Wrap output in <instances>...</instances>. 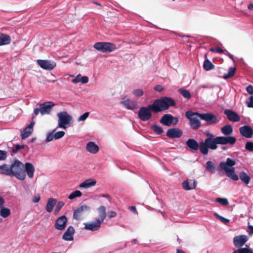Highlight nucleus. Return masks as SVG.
Wrapping results in <instances>:
<instances>
[{"instance_id":"nucleus-32","label":"nucleus","mask_w":253,"mask_h":253,"mask_svg":"<svg viewBox=\"0 0 253 253\" xmlns=\"http://www.w3.org/2000/svg\"><path fill=\"white\" fill-rule=\"evenodd\" d=\"M10 210L2 206H0V215L3 218H6L10 214Z\"/></svg>"},{"instance_id":"nucleus-28","label":"nucleus","mask_w":253,"mask_h":253,"mask_svg":"<svg viewBox=\"0 0 253 253\" xmlns=\"http://www.w3.org/2000/svg\"><path fill=\"white\" fill-rule=\"evenodd\" d=\"M57 203V200L53 198H50L48 199L47 203L46 205L45 209L48 212H51L53 208Z\"/></svg>"},{"instance_id":"nucleus-2","label":"nucleus","mask_w":253,"mask_h":253,"mask_svg":"<svg viewBox=\"0 0 253 253\" xmlns=\"http://www.w3.org/2000/svg\"><path fill=\"white\" fill-rule=\"evenodd\" d=\"M236 141L233 136H217L214 139H205V141L199 143V150L203 155H207L209 149L215 150L217 148V144L225 145L234 144Z\"/></svg>"},{"instance_id":"nucleus-20","label":"nucleus","mask_w":253,"mask_h":253,"mask_svg":"<svg viewBox=\"0 0 253 253\" xmlns=\"http://www.w3.org/2000/svg\"><path fill=\"white\" fill-rule=\"evenodd\" d=\"M182 134V131L178 128L169 129L167 132V135L170 138H179Z\"/></svg>"},{"instance_id":"nucleus-29","label":"nucleus","mask_w":253,"mask_h":253,"mask_svg":"<svg viewBox=\"0 0 253 253\" xmlns=\"http://www.w3.org/2000/svg\"><path fill=\"white\" fill-rule=\"evenodd\" d=\"M98 211L99 212V218L97 220L101 223H103L106 216V208L104 206H102L98 208Z\"/></svg>"},{"instance_id":"nucleus-59","label":"nucleus","mask_w":253,"mask_h":253,"mask_svg":"<svg viewBox=\"0 0 253 253\" xmlns=\"http://www.w3.org/2000/svg\"><path fill=\"white\" fill-rule=\"evenodd\" d=\"M206 136H207V138L206 139H214L213 135L210 133V132H207L206 133Z\"/></svg>"},{"instance_id":"nucleus-11","label":"nucleus","mask_w":253,"mask_h":253,"mask_svg":"<svg viewBox=\"0 0 253 253\" xmlns=\"http://www.w3.org/2000/svg\"><path fill=\"white\" fill-rule=\"evenodd\" d=\"M37 64L43 69L51 70L56 66V63L52 60L38 59Z\"/></svg>"},{"instance_id":"nucleus-39","label":"nucleus","mask_w":253,"mask_h":253,"mask_svg":"<svg viewBox=\"0 0 253 253\" xmlns=\"http://www.w3.org/2000/svg\"><path fill=\"white\" fill-rule=\"evenodd\" d=\"M151 128L153 129L154 131H155L156 133L158 134H160L163 133V128L157 125H153L151 126Z\"/></svg>"},{"instance_id":"nucleus-21","label":"nucleus","mask_w":253,"mask_h":253,"mask_svg":"<svg viewBox=\"0 0 253 253\" xmlns=\"http://www.w3.org/2000/svg\"><path fill=\"white\" fill-rule=\"evenodd\" d=\"M35 123V122H31V123L24 129L21 133L22 139H25L31 135L33 131V126Z\"/></svg>"},{"instance_id":"nucleus-4","label":"nucleus","mask_w":253,"mask_h":253,"mask_svg":"<svg viewBox=\"0 0 253 253\" xmlns=\"http://www.w3.org/2000/svg\"><path fill=\"white\" fill-rule=\"evenodd\" d=\"M11 176H14L17 179L24 180L26 178L24 166L19 160H16L11 165Z\"/></svg>"},{"instance_id":"nucleus-23","label":"nucleus","mask_w":253,"mask_h":253,"mask_svg":"<svg viewBox=\"0 0 253 253\" xmlns=\"http://www.w3.org/2000/svg\"><path fill=\"white\" fill-rule=\"evenodd\" d=\"M86 150L87 152L91 154L97 153L99 150V147L95 142L92 141L88 142L86 145Z\"/></svg>"},{"instance_id":"nucleus-17","label":"nucleus","mask_w":253,"mask_h":253,"mask_svg":"<svg viewBox=\"0 0 253 253\" xmlns=\"http://www.w3.org/2000/svg\"><path fill=\"white\" fill-rule=\"evenodd\" d=\"M121 103L127 109L134 110L138 107V104L136 101L131 100L129 99H123Z\"/></svg>"},{"instance_id":"nucleus-46","label":"nucleus","mask_w":253,"mask_h":253,"mask_svg":"<svg viewBox=\"0 0 253 253\" xmlns=\"http://www.w3.org/2000/svg\"><path fill=\"white\" fill-rule=\"evenodd\" d=\"M89 115V112H85L78 119V122H82L85 121Z\"/></svg>"},{"instance_id":"nucleus-50","label":"nucleus","mask_w":253,"mask_h":253,"mask_svg":"<svg viewBox=\"0 0 253 253\" xmlns=\"http://www.w3.org/2000/svg\"><path fill=\"white\" fill-rule=\"evenodd\" d=\"M64 205L65 203L63 201H59L58 202H57L55 208L60 211V210L64 207Z\"/></svg>"},{"instance_id":"nucleus-5","label":"nucleus","mask_w":253,"mask_h":253,"mask_svg":"<svg viewBox=\"0 0 253 253\" xmlns=\"http://www.w3.org/2000/svg\"><path fill=\"white\" fill-rule=\"evenodd\" d=\"M58 125L57 128L67 129L73 122L72 117L66 111H62L57 114Z\"/></svg>"},{"instance_id":"nucleus-26","label":"nucleus","mask_w":253,"mask_h":253,"mask_svg":"<svg viewBox=\"0 0 253 253\" xmlns=\"http://www.w3.org/2000/svg\"><path fill=\"white\" fill-rule=\"evenodd\" d=\"M96 183V181L93 179H87L80 184L79 187L80 188L87 189L94 186Z\"/></svg>"},{"instance_id":"nucleus-37","label":"nucleus","mask_w":253,"mask_h":253,"mask_svg":"<svg viewBox=\"0 0 253 253\" xmlns=\"http://www.w3.org/2000/svg\"><path fill=\"white\" fill-rule=\"evenodd\" d=\"M233 253H253V252L251 249L243 248L235 251Z\"/></svg>"},{"instance_id":"nucleus-57","label":"nucleus","mask_w":253,"mask_h":253,"mask_svg":"<svg viewBox=\"0 0 253 253\" xmlns=\"http://www.w3.org/2000/svg\"><path fill=\"white\" fill-rule=\"evenodd\" d=\"M88 82V78L87 76H83L81 78V82L82 84H86Z\"/></svg>"},{"instance_id":"nucleus-19","label":"nucleus","mask_w":253,"mask_h":253,"mask_svg":"<svg viewBox=\"0 0 253 253\" xmlns=\"http://www.w3.org/2000/svg\"><path fill=\"white\" fill-rule=\"evenodd\" d=\"M182 186L185 190L194 189L196 187V181L194 179H186L182 183Z\"/></svg>"},{"instance_id":"nucleus-1","label":"nucleus","mask_w":253,"mask_h":253,"mask_svg":"<svg viewBox=\"0 0 253 253\" xmlns=\"http://www.w3.org/2000/svg\"><path fill=\"white\" fill-rule=\"evenodd\" d=\"M175 105V102L171 98L165 97L154 100L152 104L146 107H141L138 112V117L142 121H147L152 116V111L158 113L168 109L169 107Z\"/></svg>"},{"instance_id":"nucleus-63","label":"nucleus","mask_w":253,"mask_h":253,"mask_svg":"<svg viewBox=\"0 0 253 253\" xmlns=\"http://www.w3.org/2000/svg\"><path fill=\"white\" fill-rule=\"evenodd\" d=\"M248 8L249 10L253 11V4L250 3L248 5Z\"/></svg>"},{"instance_id":"nucleus-14","label":"nucleus","mask_w":253,"mask_h":253,"mask_svg":"<svg viewBox=\"0 0 253 253\" xmlns=\"http://www.w3.org/2000/svg\"><path fill=\"white\" fill-rule=\"evenodd\" d=\"M240 134L244 137L250 138L253 135V129L249 125L244 126L239 128Z\"/></svg>"},{"instance_id":"nucleus-30","label":"nucleus","mask_w":253,"mask_h":253,"mask_svg":"<svg viewBox=\"0 0 253 253\" xmlns=\"http://www.w3.org/2000/svg\"><path fill=\"white\" fill-rule=\"evenodd\" d=\"M11 42V38L8 35L0 34V46L9 44Z\"/></svg>"},{"instance_id":"nucleus-40","label":"nucleus","mask_w":253,"mask_h":253,"mask_svg":"<svg viewBox=\"0 0 253 253\" xmlns=\"http://www.w3.org/2000/svg\"><path fill=\"white\" fill-rule=\"evenodd\" d=\"M179 92L185 98L189 99L191 97V94L189 91L186 89H180Z\"/></svg>"},{"instance_id":"nucleus-41","label":"nucleus","mask_w":253,"mask_h":253,"mask_svg":"<svg viewBox=\"0 0 253 253\" xmlns=\"http://www.w3.org/2000/svg\"><path fill=\"white\" fill-rule=\"evenodd\" d=\"M132 93L136 97H140L143 95L144 92L142 89L137 88L132 91Z\"/></svg>"},{"instance_id":"nucleus-25","label":"nucleus","mask_w":253,"mask_h":253,"mask_svg":"<svg viewBox=\"0 0 253 253\" xmlns=\"http://www.w3.org/2000/svg\"><path fill=\"white\" fill-rule=\"evenodd\" d=\"M24 166L25 172H26L29 178H33L35 172V168L33 164L30 163H26Z\"/></svg>"},{"instance_id":"nucleus-3","label":"nucleus","mask_w":253,"mask_h":253,"mask_svg":"<svg viewBox=\"0 0 253 253\" xmlns=\"http://www.w3.org/2000/svg\"><path fill=\"white\" fill-rule=\"evenodd\" d=\"M236 164L234 160L230 158H227L225 162H221L219 164L220 168L224 170L226 173V175L233 180H238L239 177L235 173V168L233 167Z\"/></svg>"},{"instance_id":"nucleus-9","label":"nucleus","mask_w":253,"mask_h":253,"mask_svg":"<svg viewBox=\"0 0 253 253\" xmlns=\"http://www.w3.org/2000/svg\"><path fill=\"white\" fill-rule=\"evenodd\" d=\"M178 122V119L177 117L169 114H165L160 120L161 124L166 126H170L171 124L175 125Z\"/></svg>"},{"instance_id":"nucleus-13","label":"nucleus","mask_w":253,"mask_h":253,"mask_svg":"<svg viewBox=\"0 0 253 253\" xmlns=\"http://www.w3.org/2000/svg\"><path fill=\"white\" fill-rule=\"evenodd\" d=\"M68 219L65 215L58 217L54 224L55 228L58 230H63L67 225Z\"/></svg>"},{"instance_id":"nucleus-64","label":"nucleus","mask_w":253,"mask_h":253,"mask_svg":"<svg viewBox=\"0 0 253 253\" xmlns=\"http://www.w3.org/2000/svg\"><path fill=\"white\" fill-rule=\"evenodd\" d=\"M248 227L249 229L250 230V231L252 233H253V226L249 225Z\"/></svg>"},{"instance_id":"nucleus-33","label":"nucleus","mask_w":253,"mask_h":253,"mask_svg":"<svg viewBox=\"0 0 253 253\" xmlns=\"http://www.w3.org/2000/svg\"><path fill=\"white\" fill-rule=\"evenodd\" d=\"M240 179L246 184L249 183L250 177L245 172L242 171L239 174Z\"/></svg>"},{"instance_id":"nucleus-15","label":"nucleus","mask_w":253,"mask_h":253,"mask_svg":"<svg viewBox=\"0 0 253 253\" xmlns=\"http://www.w3.org/2000/svg\"><path fill=\"white\" fill-rule=\"evenodd\" d=\"M89 207L86 205L81 206L74 211L73 218L77 220H81L83 212L84 211H89Z\"/></svg>"},{"instance_id":"nucleus-60","label":"nucleus","mask_w":253,"mask_h":253,"mask_svg":"<svg viewBox=\"0 0 253 253\" xmlns=\"http://www.w3.org/2000/svg\"><path fill=\"white\" fill-rule=\"evenodd\" d=\"M129 210L135 214H137L136 209L135 207L131 206L129 208Z\"/></svg>"},{"instance_id":"nucleus-55","label":"nucleus","mask_w":253,"mask_h":253,"mask_svg":"<svg viewBox=\"0 0 253 253\" xmlns=\"http://www.w3.org/2000/svg\"><path fill=\"white\" fill-rule=\"evenodd\" d=\"M116 215H117V213H116V212H115L114 211H109L108 212V216L109 218L114 217L116 216Z\"/></svg>"},{"instance_id":"nucleus-45","label":"nucleus","mask_w":253,"mask_h":253,"mask_svg":"<svg viewBox=\"0 0 253 253\" xmlns=\"http://www.w3.org/2000/svg\"><path fill=\"white\" fill-rule=\"evenodd\" d=\"M214 215L219 220H220L222 222L224 223H228L229 222V220L228 219H226L220 215H219V214H218L217 213H214Z\"/></svg>"},{"instance_id":"nucleus-52","label":"nucleus","mask_w":253,"mask_h":253,"mask_svg":"<svg viewBox=\"0 0 253 253\" xmlns=\"http://www.w3.org/2000/svg\"><path fill=\"white\" fill-rule=\"evenodd\" d=\"M210 51L213 52H217V53H223L224 52L223 50L221 48H211L210 49Z\"/></svg>"},{"instance_id":"nucleus-62","label":"nucleus","mask_w":253,"mask_h":253,"mask_svg":"<svg viewBox=\"0 0 253 253\" xmlns=\"http://www.w3.org/2000/svg\"><path fill=\"white\" fill-rule=\"evenodd\" d=\"M226 54L228 55V56L232 60L234 61V57L230 53H229L228 51H226Z\"/></svg>"},{"instance_id":"nucleus-53","label":"nucleus","mask_w":253,"mask_h":253,"mask_svg":"<svg viewBox=\"0 0 253 253\" xmlns=\"http://www.w3.org/2000/svg\"><path fill=\"white\" fill-rule=\"evenodd\" d=\"M7 153L4 151L0 150V161L4 160L6 157Z\"/></svg>"},{"instance_id":"nucleus-12","label":"nucleus","mask_w":253,"mask_h":253,"mask_svg":"<svg viewBox=\"0 0 253 253\" xmlns=\"http://www.w3.org/2000/svg\"><path fill=\"white\" fill-rule=\"evenodd\" d=\"M101 222L96 219L92 222H88L84 223V229L91 231H96L98 230L101 225Z\"/></svg>"},{"instance_id":"nucleus-58","label":"nucleus","mask_w":253,"mask_h":253,"mask_svg":"<svg viewBox=\"0 0 253 253\" xmlns=\"http://www.w3.org/2000/svg\"><path fill=\"white\" fill-rule=\"evenodd\" d=\"M154 89L158 92H161L163 90L164 87L161 85H157L155 86Z\"/></svg>"},{"instance_id":"nucleus-22","label":"nucleus","mask_w":253,"mask_h":253,"mask_svg":"<svg viewBox=\"0 0 253 253\" xmlns=\"http://www.w3.org/2000/svg\"><path fill=\"white\" fill-rule=\"evenodd\" d=\"M75 233V230L73 226H70L66 232L64 233L62 239L65 241H73L74 239L73 235Z\"/></svg>"},{"instance_id":"nucleus-6","label":"nucleus","mask_w":253,"mask_h":253,"mask_svg":"<svg viewBox=\"0 0 253 253\" xmlns=\"http://www.w3.org/2000/svg\"><path fill=\"white\" fill-rule=\"evenodd\" d=\"M54 106V104L52 102H47L42 103L40 105L39 108H36L34 111V115L32 116L33 119L35 116H37L39 113L42 115L45 114H49L51 111L52 108Z\"/></svg>"},{"instance_id":"nucleus-43","label":"nucleus","mask_w":253,"mask_h":253,"mask_svg":"<svg viewBox=\"0 0 253 253\" xmlns=\"http://www.w3.org/2000/svg\"><path fill=\"white\" fill-rule=\"evenodd\" d=\"M55 129H54L51 132H48L47 134L46 138L45 141L46 142H50L54 139V134L53 133L55 132Z\"/></svg>"},{"instance_id":"nucleus-56","label":"nucleus","mask_w":253,"mask_h":253,"mask_svg":"<svg viewBox=\"0 0 253 253\" xmlns=\"http://www.w3.org/2000/svg\"><path fill=\"white\" fill-rule=\"evenodd\" d=\"M246 90L250 94H253V86L249 85L246 87Z\"/></svg>"},{"instance_id":"nucleus-42","label":"nucleus","mask_w":253,"mask_h":253,"mask_svg":"<svg viewBox=\"0 0 253 253\" xmlns=\"http://www.w3.org/2000/svg\"><path fill=\"white\" fill-rule=\"evenodd\" d=\"M216 201L222 206H227L229 204V202L226 198H217L216 199Z\"/></svg>"},{"instance_id":"nucleus-8","label":"nucleus","mask_w":253,"mask_h":253,"mask_svg":"<svg viewBox=\"0 0 253 253\" xmlns=\"http://www.w3.org/2000/svg\"><path fill=\"white\" fill-rule=\"evenodd\" d=\"M94 47L102 52H111L116 49L115 44L108 42H98L94 44Z\"/></svg>"},{"instance_id":"nucleus-24","label":"nucleus","mask_w":253,"mask_h":253,"mask_svg":"<svg viewBox=\"0 0 253 253\" xmlns=\"http://www.w3.org/2000/svg\"><path fill=\"white\" fill-rule=\"evenodd\" d=\"M186 144L191 151H197L199 149V143L194 139H188Z\"/></svg>"},{"instance_id":"nucleus-18","label":"nucleus","mask_w":253,"mask_h":253,"mask_svg":"<svg viewBox=\"0 0 253 253\" xmlns=\"http://www.w3.org/2000/svg\"><path fill=\"white\" fill-rule=\"evenodd\" d=\"M224 113L230 121L237 122L240 120L239 115L231 110L226 109L224 111Z\"/></svg>"},{"instance_id":"nucleus-61","label":"nucleus","mask_w":253,"mask_h":253,"mask_svg":"<svg viewBox=\"0 0 253 253\" xmlns=\"http://www.w3.org/2000/svg\"><path fill=\"white\" fill-rule=\"evenodd\" d=\"M4 203V200L3 198L0 196V206H2Z\"/></svg>"},{"instance_id":"nucleus-38","label":"nucleus","mask_w":253,"mask_h":253,"mask_svg":"<svg viewBox=\"0 0 253 253\" xmlns=\"http://www.w3.org/2000/svg\"><path fill=\"white\" fill-rule=\"evenodd\" d=\"M82 194L80 191L76 190L72 192L68 197L70 200H73L75 198L80 197L82 196Z\"/></svg>"},{"instance_id":"nucleus-7","label":"nucleus","mask_w":253,"mask_h":253,"mask_svg":"<svg viewBox=\"0 0 253 253\" xmlns=\"http://www.w3.org/2000/svg\"><path fill=\"white\" fill-rule=\"evenodd\" d=\"M200 113H193L191 111H188L185 113L186 117L189 120L191 127L197 129L201 126V122L199 120Z\"/></svg>"},{"instance_id":"nucleus-44","label":"nucleus","mask_w":253,"mask_h":253,"mask_svg":"<svg viewBox=\"0 0 253 253\" xmlns=\"http://www.w3.org/2000/svg\"><path fill=\"white\" fill-rule=\"evenodd\" d=\"M64 135H65L64 131H57L54 134V139H55V140L59 139L62 138V137H63Z\"/></svg>"},{"instance_id":"nucleus-35","label":"nucleus","mask_w":253,"mask_h":253,"mask_svg":"<svg viewBox=\"0 0 253 253\" xmlns=\"http://www.w3.org/2000/svg\"><path fill=\"white\" fill-rule=\"evenodd\" d=\"M236 69L233 67H230L229 70V72L227 73L224 74L223 75V78L227 79L231 78L234 75Z\"/></svg>"},{"instance_id":"nucleus-34","label":"nucleus","mask_w":253,"mask_h":253,"mask_svg":"<svg viewBox=\"0 0 253 253\" xmlns=\"http://www.w3.org/2000/svg\"><path fill=\"white\" fill-rule=\"evenodd\" d=\"M206 168L208 171L211 173H213L215 172V165L211 161H209L207 162Z\"/></svg>"},{"instance_id":"nucleus-27","label":"nucleus","mask_w":253,"mask_h":253,"mask_svg":"<svg viewBox=\"0 0 253 253\" xmlns=\"http://www.w3.org/2000/svg\"><path fill=\"white\" fill-rule=\"evenodd\" d=\"M11 165L4 164L0 166V174L11 176Z\"/></svg>"},{"instance_id":"nucleus-47","label":"nucleus","mask_w":253,"mask_h":253,"mask_svg":"<svg viewBox=\"0 0 253 253\" xmlns=\"http://www.w3.org/2000/svg\"><path fill=\"white\" fill-rule=\"evenodd\" d=\"M246 149L250 152L253 151V142H247L246 144Z\"/></svg>"},{"instance_id":"nucleus-51","label":"nucleus","mask_w":253,"mask_h":253,"mask_svg":"<svg viewBox=\"0 0 253 253\" xmlns=\"http://www.w3.org/2000/svg\"><path fill=\"white\" fill-rule=\"evenodd\" d=\"M24 148V145H16L15 148L13 149L12 152L13 153H16L19 150L22 149Z\"/></svg>"},{"instance_id":"nucleus-49","label":"nucleus","mask_w":253,"mask_h":253,"mask_svg":"<svg viewBox=\"0 0 253 253\" xmlns=\"http://www.w3.org/2000/svg\"><path fill=\"white\" fill-rule=\"evenodd\" d=\"M41 199V196L39 194H37L32 198V202L34 203H38Z\"/></svg>"},{"instance_id":"nucleus-54","label":"nucleus","mask_w":253,"mask_h":253,"mask_svg":"<svg viewBox=\"0 0 253 253\" xmlns=\"http://www.w3.org/2000/svg\"><path fill=\"white\" fill-rule=\"evenodd\" d=\"M82 77L80 74L78 75L76 78L72 80V83L74 84H76L79 82H81V78Z\"/></svg>"},{"instance_id":"nucleus-48","label":"nucleus","mask_w":253,"mask_h":253,"mask_svg":"<svg viewBox=\"0 0 253 253\" xmlns=\"http://www.w3.org/2000/svg\"><path fill=\"white\" fill-rule=\"evenodd\" d=\"M246 103L248 107L253 108V96H250L248 100L246 101Z\"/></svg>"},{"instance_id":"nucleus-16","label":"nucleus","mask_w":253,"mask_h":253,"mask_svg":"<svg viewBox=\"0 0 253 253\" xmlns=\"http://www.w3.org/2000/svg\"><path fill=\"white\" fill-rule=\"evenodd\" d=\"M248 238L245 235L235 236L233 239L234 245L237 248L242 247L248 241Z\"/></svg>"},{"instance_id":"nucleus-36","label":"nucleus","mask_w":253,"mask_h":253,"mask_svg":"<svg viewBox=\"0 0 253 253\" xmlns=\"http://www.w3.org/2000/svg\"><path fill=\"white\" fill-rule=\"evenodd\" d=\"M204 68L206 70L209 71L213 69L214 65L210 61L207 59L204 62Z\"/></svg>"},{"instance_id":"nucleus-31","label":"nucleus","mask_w":253,"mask_h":253,"mask_svg":"<svg viewBox=\"0 0 253 253\" xmlns=\"http://www.w3.org/2000/svg\"><path fill=\"white\" fill-rule=\"evenodd\" d=\"M221 133L224 135L229 136L233 132V128L231 125H226L221 128Z\"/></svg>"},{"instance_id":"nucleus-10","label":"nucleus","mask_w":253,"mask_h":253,"mask_svg":"<svg viewBox=\"0 0 253 253\" xmlns=\"http://www.w3.org/2000/svg\"><path fill=\"white\" fill-rule=\"evenodd\" d=\"M199 118L201 120L205 121L210 125L216 124L219 122L216 116L212 113L200 114Z\"/></svg>"}]
</instances>
